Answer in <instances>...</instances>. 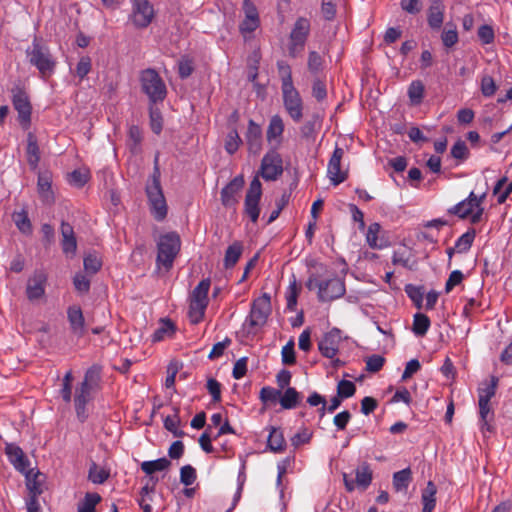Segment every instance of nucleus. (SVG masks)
<instances>
[{
	"instance_id": "nucleus-1",
	"label": "nucleus",
	"mask_w": 512,
	"mask_h": 512,
	"mask_svg": "<svg viewBox=\"0 0 512 512\" xmlns=\"http://www.w3.org/2000/svg\"><path fill=\"white\" fill-rule=\"evenodd\" d=\"M25 54L28 63L38 70L43 80H47L55 72L57 62L41 37L34 36Z\"/></svg>"
},
{
	"instance_id": "nucleus-2",
	"label": "nucleus",
	"mask_w": 512,
	"mask_h": 512,
	"mask_svg": "<svg viewBox=\"0 0 512 512\" xmlns=\"http://www.w3.org/2000/svg\"><path fill=\"white\" fill-rule=\"evenodd\" d=\"M159 156L154 159L153 172L150 181L146 185V194L152 215L157 221H162L167 216V204L160 183Z\"/></svg>"
},
{
	"instance_id": "nucleus-3",
	"label": "nucleus",
	"mask_w": 512,
	"mask_h": 512,
	"mask_svg": "<svg viewBox=\"0 0 512 512\" xmlns=\"http://www.w3.org/2000/svg\"><path fill=\"white\" fill-rule=\"evenodd\" d=\"M306 287L312 291L318 289L317 298L320 302H330L341 298L345 292V282L334 275L332 278L321 280L315 273L310 274L306 281Z\"/></svg>"
},
{
	"instance_id": "nucleus-4",
	"label": "nucleus",
	"mask_w": 512,
	"mask_h": 512,
	"mask_svg": "<svg viewBox=\"0 0 512 512\" xmlns=\"http://www.w3.org/2000/svg\"><path fill=\"white\" fill-rule=\"evenodd\" d=\"M181 248V239L176 232L161 235L157 242V267L169 271Z\"/></svg>"
},
{
	"instance_id": "nucleus-5",
	"label": "nucleus",
	"mask_w": 512,
	"mask_h": 512,
	"mask_svg": "<svg viewBox=\"0 0 512 512\" xmlns=\"http://www.w3.org/2000/svg\"><path fill=\"white\" fill-rule=\"evenodd\" d=\"M141 90L149 98L150 104L162 102L167 95L164 81L154 69H146L140 75Z\"/></svg>"
},
{
	"instance_id": "nucleus-6",
	"label": "nucleus",
	"mask_w": 512,
	"mask_h": 512,
	"mask_svg": "<svg viewBox=\"0 0 512 512\" xmlns=\"http://www.w3.org/2000/svg\"><path fill=\"white\" fill-rule=\"evenodd\" d=\"M210 285L209 279H203L192 291L189 305V317L194 324L199 323L204 317L205 309L208 305Z\"/></svg>"
},
{
	"instance_id": "nucleus-7",
	"label": "nucleus",
	"mask_w": 512,
	"mask_h": 512,
	"mask_svg": "<svg viewBox=\"0 0 512 512\" xmlns=\"http://www.w3.org/2000/svg\"><path fill=\"white\" fill-rule=\"evenodd\" d=\"M259 174L266 181H275L283 174V160L277 147H271L263 156Z\"/></svg>"
},
{
	"instance_id": "nucleus-8",
	"label": "nucleus",
	"mask_w": 512,
	"mask_h": 512,
	"mask_svg": "<svg viewBox=\"0 0 512 512\" xmlns=\"http://www.w3.org/2000/svg\"><path fill=\"white\" fill-rule=\"evenodd\" d=\"M271 311V297L268 293H263L253 301L246 322L250 328L262 327L266 324Z\"/></svg>"
},
{
	"instance_id": "nucleus-9",
	"label": "nucleus",
	"mask_w": 512,
	"mask_h": 512,
	"mask_svg": "<svg viewBox=\"0 0 512 512\" xmlns=\"http://www.w3.org/2000/svg\"><path fill=\"white\" fill-rule=\"evenodd\" d=\"M12 104L14 109L18 112V120L23 128H28L31 123L32 106L29 96L24 87L17 84L11 89Z\"/></svg>"
},
{
	"instance_id": "nucleus-10",
	"label": "nucleus",
	"mask_w": 512,
	"mask_h": 512,
	"mask_svg": "<svg viewBox=\"0 0 512 512\" xmlns=\"http://www.w3.org/2000/svg\"><path fill=\"white\" fill-rule=\"evenodd\" d=\"M262 196V184L258 178L255 176L250 182L249 188L245 195L244 200V213L250 218L253 223H256L259 214V202Z\"/></svg>"
},
{
	"instance_id": "nucleus-11",
	"label": "nucleus",
	"mask_w": 512,
	"mask_h": 512,
	"mask_svg": "<svg viewBox=\"0 0 512 512\" xmlns=\"http://www.w3.org/2000/svg\"><path fill=\"white\" fill-rule=\"evenodd\" d=\"M132 1V13L130 20L132 24L139 29L147 28L153 18L154 9L150 4L149 0H131Z\"/></svg>"
},
{
	"instance_id": "nucleus-12",
	"label": "nucleus",
	"mask_w": 512,
	"mask_h": 512,
	"mask_svg": "<svg viewBox=\"0 0 512 512\" xmlns=\"http://www.w3.org/2000/svg\"><path fill=\"white\" fill-rule=\"evenodd\" d=\"M47 281L48 275L42 269L35 270L28 278L25 294L30 302H36L44 298Z\"/></svg>"
},
{
	"instance_id": "nucleus-13",
	"label": "nucleus",
	"mask_w": 512,
	"mask_h": 512,
	"mask_svg": "<svg viewBox=\"0 0 512 512\" xmlns=\"http://www.w3.org/2000/svg\"><path fill=\"white\" fill-rule=\"evenodd\" d=\"M283 104L291 119L298 123L303 117V101L295 87L282 90Z\"/></svg>"
},
{
	"instance_id": "nucleus-14",
	"label": "nucleus",
	"mask_w": 512,
	"mask_h": 512,
	"mask_svg": "<svg viewBox=\"0 0 512 512\" xmlns=\"http://www.w3.org/2000/svg\"><path fill=\"white\" fill-rule=\"evenodd\" d=\"M242 10L244 19L239 25V31L242 35L253 33L260 26V17L258 9L252 0H243Z\"/></svg>"
},
{
	"instance_id": "nucleus-15",
	"label": "nucleus",
	"mask_w": 512,
	"mask_h": 512,
	"mask_svg": "<svg viewBox=\"0 0 512 512\" xmlns=\"http://www.w3.org/2000/svg\"><path fill=\"white\" fill-rule=\"evenodd\" d=\"M340 334V329L332 328L319 340L318 350L323 357L333 359L337 355L341 343Z\"/></svg>"
},
{
	"instance_id": "nucleus-16",
	"label": "nucleus",
	"mask_w": 512,
	"mask_h": 512,
	"mask_svg": "<svg viewBox=\"0 0 512 512\" xmlns=\"http://www.w3.org/2000/svg\"><path fill=\"white\" fill-rule=\"evenodd\" d=\"M245 181L242 175L234 177L220 192L221 203L226 208H235L238 203V196Z\"/></svg>"
},
{
	"instance_id": "nucleus-17",
	"label": "nucleus",
	"mask_w": 512,
	"mask_h": 512,
	"mask_svg": "<svg viewBox=\"0 0 512 512\" xmlns=\"http://www.w3.org/2000/svg\"><path fill=\"white\" fill-rule=\"evenodd\" d=\"M486 194L483 193L481 196H477L473 191L469 196L458 204L448 209V213L456 215L461 219H465L474 211L475 207L482 205Z\"/></svg>"
},
{
	"instance_id": "nucleus-18",
	"label": "nucleus",
	"mask_w": 512,
	"mask_h": 512,
	"mask_svg": "<svg viewBox=\"0 0 512 512\" xmlns=\"http://www.w3.org/2000/svg\"><path fill=\"white\" fill-rule=\"evenodd\" d=\"M343 156V148L336 146L327 167V174L333 185H339L347 179V172L341 171V160Z\"/></svg>"
},
{
	"instance_id": "nucleus-19",
	"label": "nucleus",
	"mask_w": 512,
	"mask_h": 512,
	"mask_svg": "<svg viewBox=\"0 0 512 512\" xmlns=\"http://www.w3.org/2000/svg\"><path fill=\"white\" fill-rule=\"evenodd\" d=\"M95 391L97 390L82 382L80 387L76 389L74 405L77 417L81 422H84L87 418L86 405L89 401L92 400V393Z\"/></svg>"
},
{
	"instance_id": "nucleus-20",
	"label": "nucleus",
	"mask_w": 512,
	"mask_h": 512,
	"mask_svg": "<svg viewBox=\"0 0 512 512\" xmlns=\"http://www.w3.org/2000/svg\"><path fill=\"white\" fill-rule=\"evenodd\" d=\"M262 128L259 124L250 119L245 134V140L248 151L251 154L258 155L262 149Z\"/></svg>"
},
{
	"instance_id": "nucleus-21",
	"label": "nucleus",
	"mask_w": 512,
	"mask_h": 512,
	"mask_svg": "<svg viewBox=\"0 0 512 512\" xmlns=\"http://www.w3.org/2000/svg\"><path fill=\"white\" fill-rule=\"evenodd\" d=\"M5 454L7 455L9 462L19 472L24 473L29 469L30 462L18 445L14 443H7L5 446Z\"/></svg>"
},
{
	"instance_id": "nucleus-22",
	"label": "nucleus",
	"mask_w": 512,
	"mask_h": 512,
	"mask_svg": "<svg viewBox=\"0 0 512 512\" xmlns=\"http://www.w3.org/2000/svg\"><path fill=\"white\" fill-rule=\"evenodd\" d=\"M37 191L43 204L52 205L55 202V196L52 190V175L50 172L45 171L38 174Z\"/></svg>"
},
{
	"instance_id": "nucleus-23",
	"label": "nucleus",
	"mask_w": 512,
	"mask_h": 512,
	"mask_svg": "<svg viewBox=\"0 0 512 512\" xmlns=\"http://www.w3.org/2000/svg\"><path fill=\"white\" fill-rule=\"evenodd\" d=\"M60 233L62 236L61 247L66 256H75L77 251V239L74 228L68 222L62 221L60 225Z\"/></svg>"
},
{
	"instance_id": "nucleus-24",
	"label": "nucleus",
	"mask_w": 512,
	"mask_h": 512,
	"mask_svg": "<svg viewBox=\"0 0 512 512\" xmlns=\"http://www.w3.org/2000/svg\"><path fill=\"white\" fill-rule=\"evenodd\" d=\"M67 319L73 334L82 337L85 333V318L82 309L78 305H71L67 309Z\"/></svg>"
},
{
	"instance_id": "nucleus-25",
	"label": "nucleus",
	"mask_w": 512,
	"mask_h": 512,
	"mask_svg": "<svg viewBox=\"0 0 512 512\" xmlns=\"http://www.w3.org/2000/svg\"><path fill=\"white\" fill-rule=\"evenodd\" d=\"M445 5L443 0H430L427 21L433 30H439L444 21Z\"/></svg>"
},
{
	"instance_id": "nucleus-26",
	"label": "nucleus",
	"mask_w": 512,
	"mask_h": 512,
	"mask_svg": "<svg viewBox=\"0 0 512 512\" xmlns=\"http://www.w3.org/2000/svg\"><path fill=\"white\" fill-rule=\"evenodd\" d=\"M284 127V122L281 116L278 114L273 115L270 118L266 131V138L268 143L271 144L275 142L276 145L274 147L278 148V146H280L282 143Z\"/></svg>"
},
{
	"instance_id": "nucleus-27",
	"label": "nucleus",
	"mask_w": 512,
	"mask_h": 512,
	"mask_svg": "<svg viewBox=\"0 0 512 512\" xmlns=\"http://www.w3.org/2000/svg\"><path fill=\"white\" fill-rule=\"evenodd\" d=\"M310 32V22L307 18L300 17L296 20L290 33V41H295L298 45H305Z\"/></svg>"
},
{
	"instance_id": "nucleus-28",
	"label": "nucleus",
	"mask_w": 512,
	"mask_h": 512,
	"mask_svg": "<svg viewBox=\"0 0 512 512\" xmlns=\"http://www.w3.org/2000/svg\"><path fill=\"white\" fill-rule=\"evenodd\" d=\"M26 157L31 170H36L40 162V149L36 136L29 132L27 135Z\"/></svg>"
},
{
	"instance_id": "nucleus-29",
	"label": "nucleus",
	"mask_w": 512,
	"mask_h": 512,
	"mask_svg": "<svg viewBox=\"0 0 512 512\" xmlns=\"http://www.w3.org/2000/svg\"><path fill=\"white\" fill-rule=\"evenodd\" d=\"M302 394L294 387H287L280 396V405L283 409L290 410L296 408L302 401Z\"/></svg>"
},
{
	"instance_id": "nucleus-30",
	"label": "nucleus",
	"mask_w": 512,
	"mask_h": 512,
	"mask_svg": "<svg viewBox=\"0 0 512 512\" xmlns=\"http://www.w3.org/2000/svg\"><path fill=\"white\" fill-rule=\"evenodd\" d=\"M243 253V244L235 241L229 245L225 251L223 264L226 269L233 268Z\"/></svg>"
},
{
	"instance_id": "nucleus-31",
	"label": "nucleus",
	"mask_w": 512,
	"mask_h": 512,
	"mask_svg": "<svg viewBox=\"0 0 512 512\" xmlns=\"http://www.w3.org/2000/svg\"><path fill=\"white\" fill-rule=\"evenodd\" d=\"M267 446L273 452H283L286 448V441L280 428L270 427Z\"/></svg>"
},
{
	"instance_id": "nucleus-32",
	"label": "nucleus",
	"mask_w": 512,
	"mask_h": 512,
	"mask_svg": "<svg viewBox=\"0 0 512 512\" xmlns=\"http://www.w3.org/2000/svg\"><path fill=\"white\" fill-rule=\"evenodd\" d=\"M436 493V485L432 481H429L421 495L423 504L422 512H433L436 505Z\"/></svg>"
},
{
	"instance_id": "nucleus-33",
	"label": "nucleus",
	"mask_w": 512,
	"mask_h": 512,
	"mask_svg": "<svg viewBox=\"0 0 512 512\" xmlns=\"http://www.w3.org/2000/svg\"><path fill=\"white\" fill-rule=\"evenodd\" d=\"M373 479V472L368 463L364 462L355 470L356 485L362 490H366Z\"/></svg>"
},
{
	"instance_id": "nucleus-34",
	"label": "nucleus",
	"mask_w": 512,
	"mask_h": 512,
	"mask_svg": "<svg viewBox=\"0 0 512 512\" xmlns=\"http://www.w3.org/2000/svg\"><path fill=\"white\" fill-rule=\"evenodd\" d=\"M411 481L412 472L410 468H405L393 474L392 484L396 492L407 490Z\"/></svg>"
},
{
	"instance_id": "nucleus-35",
	"label": "nucleus",
	"mask_w": 512,
	"mask_h": 512,
	"mask_svg": "<svg viewBox=\"0 0 512 512\" xmlns=\"http://www.w3.org/2000/svg\"><path fill=\"white\" fill-rule=\"evenodd\" d=\"M24 474L26 475V485L30 496L38 498V496L42 493L41 480L39 479L42 476L41 473H34L32 469H28L26 472H24Z\"/></svg>"
},
{
	"instance_id": "nucleus-36",
	"label": "nucleus",
	"mask_w": 512,
	"mask_h": 512,
	"mask_svg": "<svg viewBox=\"0 0 512 512\" xmlns=\"http://www.w3.org/2000/svg\"><path fill=\"white\" fill-rule=\"evenodd\" d=\"M102 500L100 494L87 492L84 498L77 504V512H95V507Z\"/></svg>"
},
{
	"instance_id": "nucleus-37",
	"label": "nucleus",
	"mask_w": 512,
	"mask_h": 512,
	"mask_svg": "<svg viewBox=\"0 0 512 512\" xmlns=\"http://www.w3.org/2000/svg\"><path fill=\"white\" fill-rule=\"evenodd\" d=\"M171 466V461L167 458H159L153 461H144L141 464V469L147 475H152L157 471H163Z\"/></svg>"
},
{
	"instance_id": "nucleus-38",
	"label": "nucleus",
	"mask_w": 512,
	"mask_h": 512,
	"mask_svg": "<svg viewBox=\"0 0 512 512\" xmlns=\"http://www.w3.org/2000/svg\"><path fill=\"white\" fill-rule=\"evenodd\" d=\"M479 405V415L482 423L481 429L492 431V426L490 425V421L493 419L494 413L491 410L490 401L486 400H478Z\"/></svg>"
},
{
	"instance_id": "nucleus-39",
	"label": "nucleus",
	"mask_w": 512,
	"mask_h": 512,
	"mask_svg": "<svg viewBox=\"0 0 512 512\" xmlns=\"http://www.w3.org/2000/svg\"><path fill=\"white\" fill-rule=\"evenodd\" d=\"M175 333V325L170 319H161L160 326L154 331L152 341L158 342Z\"/></svg>"
},
{
	"instance_id": "nucleus-40",
	"label": "nucleus",
	"mask_w": 512,
	"mask_h": 512,
	"mask_svg": "<svg viewBox=\"0 0 512 512\" xmlns=\"http://www.w3.org/2000/svg\"><path fill=\"white\" fill-rule=\"evenodd\" d=\"M101 366L99 365H92L90 368L87 369L84 375V379L82 383H86V385L99 390L100 389V382H101Z\"/></svg>"
},
{
	"instance_id": "nucleus-41",
	"label": "nucleus",
	"mask_w": 512,
	"mask_h": 512,
	"mask_svg": "<svg viewBox=\"0 0 512 512\" xmlns=\"http://www.w3.org/2000/svg\"><path fill=\"white\" fill-rule=\"evenodd\" d=\"M260 58H261V56L258 51H253V53L248 58L247 78L250 82L253 83V85L255 87L259 86V84L256 82V80L258 77Z\"/></svg>"
},
{
	"instance_id": "nucleus-42",
	"label": "nucleus",
	"mask_w": 512,
	"mask_h": 512,
	"mask_svg": "<svg viewBox=\"0 0 512 512\" xmlns=\"http://www.w3.org/2000/svg\"><path fill=\"white\" fill-rule=\"evenodd\" d=\"M430 319L427 315L423 313H416L413 319L412 331L417 336H424L429 327H430Z\"/></svg>"
},
{
	"instance_id": "nucleus-43",
	"label": "nucleus",
	"mask_w": 512,
	"mask_h": 512,
	"mask_svg": "<svg viewBox=\"0 0 512 512\" xmlns=\"http://www.w3.org/2000/svg\"><path fill=\"white\" fill-rule=\"evenodd\" d=\"M143 136L142 131L137 125H132L129 128L128 132V145L129 149L133 154H137L140 152V144L142 142Z\"/></svg>"
},
{
	"instance_id": "nucleus-44",
	"label": "nucleus",
	"mask_w": 512,
	"mask_h": 512,
	"mask_svg": "<svg viewBox=\"0 0 512 512\" xmlns=\"http://www.w3.org/2000/svg\"><path fill=\"white\" fill-rule=\"evenodd\" d=\"M497 385H498V378L495 376L491 377L490 382H484L478 388L479 400L490 401L496 394Z\"/></svg>"
},
{
	"instance_id": "nucleus-45",
	"label": "nucleus",
	"mask_w": 512,
	"mask_h": 512,
	"mask_svg": "<svg viewBox=\"0 0 512 512\" xmlns=\"http://www.w3.org/2000/svg\"><path fill=\"white\" fill-rule=\"evenodd\" d=\"M301 292V287L297 284L296 278L293 276V280L290 282L287 292H286V300L287 306L286 308L289 311H295L297 306V299Z\"/></svg>"
},
{
	"instance_id": "nucleus-46",
	"label": "nucleus",
	"mask_w": 512,
	"mask_h": 512,
	"mask_svg": "<svg viewBox=\"0 0 512 512\" xmlns=\"http://www.w3.org/2000/svg\"><path fill=\"white\" fill-rule=\"evenodd\" d=\"M109 475L108 470L100 468L95 462H92L88 471V480L94 484H103L109 478Z\"/></svg>"
},
{
	"instance_id": "nucleus-47",
	"label": "nucleus",
	"mask_w": 512,
	"mask_h": 512,
	"mask_svg": "<svg viewBox=\"0 0 512 512\" xmlns=\"http://www.w3.org/2000/svg\"><path fill=\"white\" fill-rule=\"evenodd\" d=\"M475 236H476V231L473 228L469 229L467 232H465L463 235H461L455 243L456 252H458V253L467 252L471 248L473 241L475 239Z\"/></svg>"
},
{
	"instance_id": "nucleus-48",
	"label": "nucleus",
	"mask_w": 512,
	"mask_h": 512,
	"mask_svg": "<svg viewBox=\"0 0 512 512\" xmlns=\"http://www.w3.org/2000/svg\"><path fill=\"white\" fill-rule=\"evenodd\" d=\"M277 69L282 82L281 90L294 87L292 72L289 64L284 61H278Z\"/></svg>"
},
{
	"instance_id": "nucleus-49",
	"label": "nucleus",
	"mask_w": 512,
	"mask_h": 512,
	"mask_svg": "<svg viewBox=\"0 0 512 512\" xmlns=\"http://www.w3.org/2000/svg\"><path fill=\"white\" fill-rule=\"evenodd\" d=\"M424 85L420 80L412 81L408 88V96L412 104L418 105L424 97Z\"/></svg>"
},
{
	"instance_id": "nucleus-50",
	"label": "nucleus",
	"mask_w": 512,
	"mask_h": 512,
	"mask_svg": "<svg viewBox=\"0 0 512 512\" xmlns=\"http://www.w3.org/2000/svg\"><path fill=\"white\" fill-rule=\"evenodd\" d=\"M441 40L443 45L446 48H451L455 44H457L459 38H458V32L456 29V26L452 24H446L442 34H441Z\"/></svg>"
},
{
	"instance_id": "nucleus-51",
	"label": "nucleus",
	"mask_w": 512,
	"mask_h": 512,
	"mask_svg": "<svg viewBox=\"0 0 512 512\" xmlns=\"http://www.w3.org/2000/svg\"><path fill=\"white\" fill-rule=\"evenodd\" d=\"M407 296L412 300L414 305L420 309L423 303L424 290L422 286L407 284L404 288Z\"/></svg>"
},
{
	"instance_id": "nucleus-52",
	"label": "nucleus",
	"mask_w": 512,
	"mask_h": 512,
	"mask_svg": "<svg viewBox=\"0 0 512 512\" xmlns=\"http://www.w3.org/2000/svg\"><path fill=\"white\" fill-rule=\"evenodd\" d=\"M242 144V139L236 128L230 130L225 141V150L228 154L233 155Z\"/></svg>"
},
{
	"instance_id": "nucleus-53",
	"label": "nucleus",
	"mask_w": 512,
	"mask_h": 512,
	"mask_svg": "<svg viewBox=\"0 0 512 512\" xmlns=\"http://www.w3.org/2000/svg\"><path fill=\"white\" fill-rule=\"evenodd\" d=\"M149 118H150V127L151 130L159 135L162 131V115L160 110L155 107V104L149 105Z\"/></svg>"
},
{
	"instance_id": "nucleus-54",
	"label": "nucleus",
	"mask_w": 512,
	"mask_h": 512,
	"mask_svg": "<svg viewBox=\"0 0 512 512\" xmlns=\"http://www.w3.org/2000/svg\"><path fill=\"white\" fill-rule=\"evenodd\" d=\"M380 230L381 226L379 223L375 222L369 225L366 234V240L371 248L381 249L385 245L384 243H378V233Z\"/></svg>"
},
{
	"instance_id": "nucleus-55",
	"label": "nucleus",
	"mask_w": 512,
	"mask_h": 512,
	"mask_svg": "<svg viewBox=\"0 0 512 512\" xmlns=\"http://www.w3.org/2000/svg\"><path fill=\"white\" fill-rule=\"evenodd\" d=\"M14 222L17 228L24 234H31L32 225L26 211H21L13 215Z\"/></svg>"
},
{
	"instance_id": "nucleus-56",
	"label": "nucleus",
	"mask_w": 512,
	"mask_h": 512,
	"mask_svg": "<svg viewBox=\"0 0 512 512\" xmlns=\"http://www.w3.org/2000/svg\"><path fill=\"white\" fill-rule=\"evenodd\" d=\"M281 390L270 386H265L260 390L259 398L263 404L280 401Z\"/></svg>"
},
{
	"instance_id": "nucleus-57",
	"label": "nucleus",
	"mask_w": 512,
	"mask_h": 512,
	"mask_svg": "<svg viewBox=\"0 0 512 512\" xmlns=\"http://www.w3.org/2000/svg\"><path fill=\"white\" fill-rule=\"evenodd\" d=\"M356 392V386L352 381L341 380L337 385L338 398L346 399L352 397Z\"/></svg>"
},
{
	"instance_id": "nucleus-58",
	"label": "nucleus",
	"mask_w": 512,
	"mask_h": 512,
	"mask_svg": "<svg viewBox=\"0 0 512 512\" xmlns=\"http://www.w3.org/2000/svg\"><path fill=\"white\" fill-rule=\"evenodd\" d=\"M84 269L88 274H96L102 267V261L96 254H88L83 261Z\"/></svg>"
},
{
	"instance_id": "nucleus-59",
	"label": "nucleus",
	"mask_w": 512,
	"mask_h": 512,
	"mask_svg": "<svg viewBox=\"0 0 512 512\" xmlns=\"http://www.w3.org/2000/svg\"><path fill=\"white\" fill-rule=\"evenodd\" d=\"M194 71V64L192 59L188 56H183L178 62V73L181 79L188 78Z\"/></svg>"
},
{
	"instance_id": "nucleus-60",
	"label": "nucleus",
	"mask_w": 512,
	"mask_h": 512,
	"mask_svg": "<svg viewBox=\"0 0 512 512\" xmlns=\"http://www.w3.org/2000/svg\"><path fill=\"white\" fill-rule=\"evenodd\" d=\"M197 478L196 469L191 465H184L180 469V482L185 486L192 485Z\"/></svg>"
},
{
	"instance_id": "nucleus-61",
	"label": "nucleus",
	"mask_w": 512,
	"mask_h": 512,
	"mask_svg": "<svg viewBox=\"0 0 512 512\" xmlns=\"http://www.w3.org/2000/svg\"><path fill=\"white\" fill-rule=\"evenodd\" d=\"M384 363V357L373 354L366 359V370L371 373H376L382 369Z\"/></svg>"
},
{
	"instance_id": "nucleus-62",
	"label": "nucleus",
	"mask_w": 512,
	"mask_h": 512,
	"mask_svg": "<svg viewBox=\"0 0 512 512\" xmlns=\"http://www.w3.org/2000/svg\"><path fill=\"white\" fill-rule=\"evenodd\" d=\"M453 158L458 160H466L469 156L468 148L464 141L458 140L451 148L450 151Z\"/></svg>"
},
{
	"instance_id": "nucleus-63",
	"label": "nucleus",
	"mask_w": 512,
	"mask_h": 512,
	"mask_svg": "<svg viewBox=\"0 0 512 512\" xmlns=\"http://www.w3.org/2000/svg\"><path fill=\"white\" fill-rule=\"evenodd\" d=\"M497 90L496 83L491 76L485 75L481 79V92L485 97H491Z\"/></svg>"
},
{
	"instance_id": "nucleus-64",
	"label": "nucleus",
	"mask_w": 512,
	"mask_h": 512,
	"mask_svg": "<svg viewBox=\"0 0 512 512\" xmlns=\"http://www.w3.org/2000/svg\"><path fill=\"white\" fill-rule=\"evenodd\" d=\"M312 435L309 429L303 428L291 438V445L297 448L302 444L309 443Z\"/></svg>"
}]
</instances>
